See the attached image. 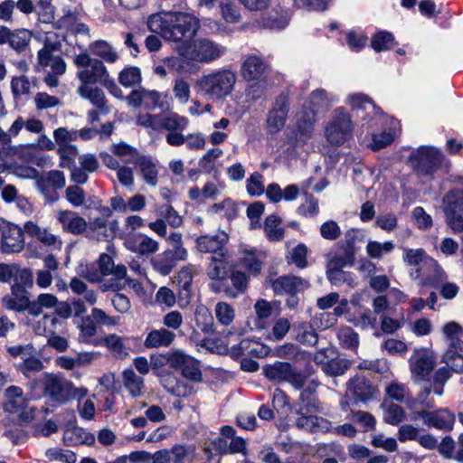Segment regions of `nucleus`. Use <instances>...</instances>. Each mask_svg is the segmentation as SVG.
Masks as SVG:
<instances>
[{"mask_svg": "<svg viewBox=\"0 0 463 463\" xmlns=\"http://www.w3.org/2000/svg\"><path fill=\"white\" fill-rule=\"evenodd\" d=\"M147 27L169 41H189L198 30L199 21L193 14L182 12L154 14L147 20Z\"/></svg>", "mask_w": 463, "mask_h": 463, "instance_id": "1", "label": "nucleus"}, {"mask_svg": "<svg viewBox=\"0 0 463 463\" xmlns=\"http://www.w3.org/2000/svg\"><path fill=\"white\" fill-rule=\"evenodd\" d=\"M98 269H87L84 278L91 283H99L103 291H119L125 288L124 279L127 268L123 264L115 265L113 259L102 253L97 261Z\"/></svg>", "mask_w": 463, "mask_h": 463, "instance_id": "2", "label": "nucleus"}, {"mask_svg": "<svg viewBox=\"0 0 463 463\" xmlns=\"http://www.w3.org/2000/svg\"><path fill=\"white\" fill-rule=\"evenodd\" d=\"M316 382H311L302 392L296 409V426L309 431H317L326 427L327 421L316 415L320 405L316 396L317 387Z\"/></svg>", "mask_w": 463, "mask_h": 463, "instance_id": "3", "label": "nucleus"}, {"mask_svg": "<svg viewBox=\"0 0 463 463\" xmlns=\"http://www.w3.org/2000/svg\"><path fill=\"white\" fill-rule=\"evenodd\" d=\"M236 80L235 72L228 69H220L201 77L197 80V87L207 98L221 100L232 92Z\"/></svg>", "mask_w": 463, "mask_h": 463, "instance_id": "4", "label": "nucleus"}, {"mask_svg": "<svg viewBox=\"0 0 463 463\" xmlns=\"http://www.w3.org/2000/svg\"><path fill=\"white\" fill-rule=\"evenodd\" d=\"M354 122L344 107L335 109L325 126V137L333 146H341L352 137Z\"/></svg>", "mask_w": 463, "mask_h": 463, "instance_id": "5", "label": "nucleus"}, {"mask_svg": "<svg viewBox=\"0 0 463 463\" xmlns=\"http://www.w3.org/2000/svg\"><path fill=\"white\" fill-rule=\"evenodd\" d=\"M410 160L414 168L424 175L433 176L439 171L446 173L449 167L443 155L432 146L419 147L411 153Z\"/></svg>", "mask_w": 463, "mask_h": 463, "instance_id": "6", "label": "nucleus"}, {"mask_svg": "<svg viewBox=\"0 0 463 463\" xmlns=\"http://www.w3.org/2000/svg\"><path fill=\"white\" fill-rule=\"evenodd\" d=\"M73 62L80 70L77 72V78L80 80V85H93L106 82L109 73L103 61L91 58L88 53L82 52L76 55Z\"/></svg>", "mask_w": 463, "mask_h": 463, "instance_id": "7", "label": "nucleus"}, {"mask_svg": "<svg viewBox=\"0 0 463 463\" xmlns=\"http://www.w3.org/2000/svg\"><path fill=\"white\" fill-rule=\"evenodd\" d=\"M358 232L354 230L348 231L345 233V242L332 249L326 255V269H344L354 265L355 249L354 247V239Z\"/></svg>", "mask_w": 463, "mask_h": 463, "instance_id": "8", "label": "nucleus"}, {"mask_svg": "<svg viewBox=\"0 0 463 463\" xmlns=\"http://www.w3.org/2000/svg\"><path fill=\"white\" fill-rule=\"evenodd\" d=\"M60 50V42L47 36L43 41V48L37 52V71L49 67L56 74H64L67 66L64 60L59 55Z\"/></svg>", "mask_w": 463, "mask_h": 463, "instance_id": "9", "label": "nucleus"}, {"mask_svg": "<svg viewBox=\"0 0 463 463\" xmlns=\"http://www.w3.org/2000/svg\"><path fill=\"white\" fill-rule=\"evenodd\" d=\"M4 409L11 413H17L23 420L30 421L34 419L36 410L28 406V399L21 387L12 385L4 393Z\"/></svg>", "mask_w": 463, "mask_h": 463, "instance_id": "10", "label": "nucleus"}, {"mask_svg": "<svg viewBox=\"0 0 463 463\" xmlns=\"http://www.w3.org/2000/svg\"><path fill=\"white\" fill-rule=\"evenodd\" d=\"M436 363L433 353L427 348H418L409 359L411 379L420 383L429 379Z\"/></svg>", "mask_w": 463, "mask_h": 463, "instance_id": "11", "label": "nucleus"}, {"mask_svg": "<svg viewBox=\"0 0 463 463\" xmlns=\"http://www.w3.org/2000/svg\"><path fill=\"white\" fill-rule=\"evenodd\" d=\"M0 231V250L3 253H19L24 249V231L18 225L1 219Z\"/></svg>", "mask_w": 463, "mask_h": 463, "instance_id": "12", "label": "nucleus"}, {"mask_svg": "<svg viewBox=\"0 0 463 463\" xmlns=\"http://www.w3.org/2000/svg\"><path fill=\"white\" fill-rule=\"evenodd\" d=\"M346 104L355 111L358 115L362 113L361 118L372 122V126L378 125L379 122L384 120L380 109L376 108L373 100L363 93H353L347 96Z\"/></svg>", "mask_w": 463, "mask_h": 463, "instance_id": "13", "label": "nucleus"}, {"mask_svg": "<svg viewBox=\"0 0 463 463\" xmlns=\"http://www.w3.org/2000/svg\"><path fill=\"white\" fill-rule=\"evenodd\" d=\"M24 233L31 239L39 241L43 246L53 250H61L63 241L60 235L52 232L50 227L42 226L33 221H27L24 224Z\"/></svg>", "mask_w": 463, "mask_h": 463, "instance_id": "14", "label": "nucleus"}, {"mask_svg": "<svg viewBox=\"0 0 463 463\" xmlns=\"http://www.w3.org/2000/svg\"><path fill=\"white\" fill-rule=\"evenodd\" d=\"M289 111V100L286 94L279 95L269 110L266 126L269 133L277 134L285 127Z\"/></svg>", "mask_w": 463, "mask_h": 463, "instance_id": "15", "label": "nucleus"}, {"mask_svg": "<svg viewBox=\"0 0 463 463\" xmlns=\"http://www.w3.org/2000/svg\"><path fill=\"white\" fill-rule=\"evenodd\" d=\"M226 52V48L209 39H200L194 43L191 58L198 62L209 63Z\"/></svg>", "mask_w": 463, "mask_h": 463, "instance_id": "16", "label": "nucleus"}, {"mask_svg": "<svg viewBox=\"0 0 463 463\" xmlns=\"http://www.w3.org/2000/svg\"><path fill=\"white\" fill-rule=\"evenodd\" d=\"M422 419L423 423L438 430H450L453 427L455 417L448 410H439L436 411H415L411 415V420Z\"/></svg>", "mask_w": 463, "mask_h": 463, "instance_id": "17", "label": "nucleus"}, {"mask_svg": "<svg viewBox=\"0 0 463 463\" xmlns=\"http://www.w3.org/2000/svg\"><path fill=\"white\" fill-rule=\"evenodd\" d=\"M316 122L315 113H307L303 109L298 114L292 131L294 146L305 145L313 137Z\"/></svg>", "mask_w": 463, "mask_h": 463, "instance_id": "18", "label": "nucleus"}, {"mask_svg": "<svg viewBox=\"0 0 463 463\" xmlns=\"http://www.w3.org/2000/svg\"><path fill=\"white\" fill-rule=\"evenodd\" d=\"M378 393L377 388L364 376H354L347 383L346 394L355 402H366Z\"/></svg>", "mask_w": 463, "mask_h": 463, "instance_id": "19", "label": "nucleus"}, {"mask_svg": "<svg viewBox=\"0 0 463 463\" xmlns=\"http://www.w3.org/2000/svg\"><path fill=\"white\" fill-rule=\"evenodd\" d=\"M337 101L338 99L335 95L328 93L323 89H317L310 93L303 109L307 113H315V117H317V113L328 110Z\"/></svg>", "mask_w": 463, "mask_h": 463, "instance_id": "20", "label": "nucleus"}, {"mask_svg": "<svg viewBox=\"0 0 463 463\" xmlns=\"http://www.w3.org/2000/svg\"><path fill=\"white\" fill-rule=\"evenodd\" d=\"M197 270L194 265L188 264L183 267L177 276L176 283L179 288L178 291V306L181 308H184L188 306L191 299V286L193 283L194 276Z\"/></svg>", "mask_w": 463, "mask_h": 463, "instance_id": "21", "label": "nucleus"}, {"mask_svg": "<svg viewBox=\"0 0 463 463\" xmlns=\"http://www.w3.org/2000/svg\"><path fill=\"white\" fill-rule=\"evenodd\" d=\"M57 222L64 232L73 235L83 234L87 230L86 220L71 210H59L55 214Z\"/></svg>", "mask_w": 463, "mask_h": 463, "instance_id": "22", "label": "nucleus"}, {"mask_svg": "<svg viewBox=\"0 0 463 463\" xmlns=\"http://www.w3.org/2000/svg\"><path fill=\"white\" fill-rule=\"evenodd\" d=\"M125 247L137 254L148 255L158 250V242L142 233H135L128 235L124 242Z\"/></svg>", "mask_w": 463, "mask_h": 463, "instance_id": "23", "label": "nucleus"}, {"mask_svg": "<svg viewBox=\"0 0 463 463\" xmlns=\"http://www.w3.org/2000/svg\"><path fill=\"white\" fill-rule=\"evenodd\" d=\"M269 70L267 63L255 54L245 57L241 63V73L246 80H255L266 78Z\"/></svg>", "mask_w": 463, "mask_h": 463, "instance_id": "24", "label": "nucleus"}, {"mask_svg": "<svg viewBox=\"0 0 463 463\" xmlns=\"http://www.w3.org/2000/svg\"><path fill=\"white\" fill-rule=\"evenodd\" d=\"M308 286L307 280L296 276H282L272 282V288L277 295L294 296Z\"/></svg>", "mask_w": 463, "mask_h": 463, "instance_id": "25", "label": "nucleus"}, {"mask_svg": "<svg viewBox=\"0 0 463 463\" xmlns=\"http://www.w3.org/2000/svg\"><path fill=\"white\" fill-rule=\"evenodd\" d=\"M165 141L173 146H180L184 144L191 150L203 149L206 144L205 137L201 132L190 133L184 135L183 133H172L165 136Z\"/></svg>", "mask_w": 463, "mask_h": 463, "instance_id": "26", "label": "nucleus"}, {"mask_svg": "<svg viewBox=\"0 0 463 463\" xmlns=\"http://www.w3.org/2000/svg\"><path fill=\"white\" fill-rule=\"evenodd\" d=\"M3 44L9 46L18 53L24 52L29 46L33 37L31 31L27 29L11 30L5 26Z\"/></svg>", "mask_w": 463, "mask_h": 463, "instance_id": "27", "label": "nucleus"}, {"mask_svg": "<svg viewBox=\"0 0 463 463\" xmlns=\"http://www.w3.org/2000/svg\"><path fill=\"white\" fill-rule=\"evenodd\" d=\"M226 241L227 235L223 232L213 235H202L196 239V247L201 252L214 253L223 257V244Z\"/></svg>", "mask_w": 463, "mask_h": 463, "instance_id": "28", "label": "nucleus"}, {"mask_svg": "<svg viewBox=\"0 0 463 463\" xmlns=\"http://www.w3.org/2000/svg\"><path fill=\"white\" fill-rule=\"evenodd\" d=\"M77 92L82 99H88L93 106H95L100 113L108 114L110 112L108 100L101 89L92 85H79Z\"/></svg>", "mask_w": 463, "mask_h": 463, "instance_id": "29", "label": "nucleus"}, {"mask_svg": "<svg viewBox=\"0 0 463 463\" xmlns=\"http://www.w3.org/2000/svg\"><path fill=\"white\" fill-rule=\"evenodd\" d=\"M68 383L62 378L51 374L44 380V395L50 397L52 401L64 402L67 396Z\"/></svg>", "mask_w": 463, "mask_h": 463, "instance_id": "30", "label": "nucleus"}, {"mask_svg": "<svg viewBox=\"0 0 463 463\" xmlns=\"http://www.w3.org/2000/svg\"><path fill=\"white\" fill-rule=\"evenodd\" d=\"M434 263L435 265L430 264V266L425 263L423 269H420L414 279H421L424 285L439 287V283L446 279V274L436 260H434Z\"/></svg>", "mask_w": 463, "mask_h": 463, "instance_id": "31", "label": "nucleus"}, {"mask_svg": "<svg viewBox=\"0 0 463 463\" xmlns=\"http://www.w3.org/2000/svg\"><path fill=\"white\" fill-rule=\"evenodd\" d=\"M403 261L411 267H415V271L411 275L414 278V276L420 272V269H422L425 263L428 265H435L434 259L427 255L423 249H403L402 255Z\"/></svg>", "mask_w": 463, "mask_h": 463, "instance_id": "32", "label": "nucleus"}, {"mask_svg": "<svg viewBox=\"0 0 463 463\" xmlns=\"http://www.w3.org/2000/svg\"><path fill=\"white\" fill-rule=\"evenodd\" d=\"M176 335L165 327L153 329L147 333L144 342L146 348L168 347L175 341Z\"/></svg>", "mask_w": 463, "mask_h": 463, "instance_id": "33", "label": "nucleus"}, {"mask_svg": "<svg viewBox=\"0 0 463 463\" xmlns=\"http://www.w3.org/2000/svg\"><path fill=\"white\" fill-rule=\"evenodd\" d=\"M189 119L177 113L159 114L158 129L167 130L166 135L182 133L188 128Z\"/></svg>", "mask_w": 463, "mask_h": 463, "instance_id": "34", "label": "nucleus"}, {"mask_svg": "<svg viewBox=\"0 0 463 463\" xmlns=\"http://www.w3.org/2000/svg\"><path fill=\"white\" fill-rule=\"evenodd\" d=\"M135 165L137 166L142 178L146 184L151 186L157 184L158 168L157 164L150 156L142 155Z\"/></svg>", "mask_w": 463, "mask_h": 463, "instance_id": "35", "label": "nucleus"}, {"mask_svg": "<svg viewBox=\"0 0 463 463\" xmlns=\"http://www.w3.org/2000/svg\"><path fill=\"white\" fill-rule=\"evenodd\" d=\"M443 337L449 342L448 348H460L463 346V341L460 337L463 335V326L456 321L445 323L441 328Z\"/></svg>", "mask_w": 463, "mask_h": 463, "instance_id": "36", "label": "nucleus"}, {"mask_svg": "<svg viewBox=\"0 0 463 463\" xmlns=\"http://www.w3.org/2000/svg\"><path fill=\"white\" fill-rule=\"evenodd\" d=\"M295 339L305 345H315L318 341V335L313 326L307 322H298L293 326Z\"/></svg>", "mask_w": 463, "mask_h": 463, "instance_id": "37", "label": "nucleus"}, {"mask_svg": "<svg viewBox=\"0 0 463 463\" xmlns=\"http://www.w3.org/2000/svg\"><path fill=\"white\" fill-rule=\"evenodd\" d=\"M90 52L99 57L103 61L115 63L118 60V54L114 47L104 40H98L89 45Z\"/></svg>", "mask_w": 463, "mask_h": 463, "instance_id": "38", "label": "nucleus"}, {"mask_svg": "<svg viewBox=\"0 0 463 463\" xmlns=\"http://www.w3.org/2000/svg\"><path fill=\"white\" fill-rule=\"evenodd\" d=\"M83 234L90 239L100 241H108L112 237V232L108 229L107 221L99 217L87 222V230Z\"/></svg>", "mask_w": 463, "mask_h": 463, "instance_id": "39", "label": "nucleus"}, {"mask_svg": "<svg viewBox=\"0 0 463 463\" xmlns=\"http://www.w3.org/2000/svg\"><path fill=\"white\" fill-rule=\"evenodd\" d=\"M111 152L126 165H135L143 155L137 147L123 141L113 144L111 146Z\"/></svg>", "mask_w": 463, "mask_h": 463, "instance_id": "40", "label": "nucleus"}, {"mask_svg": "<svg viewBox=\"0 0 463 463\" xmlns=\"http://www.w3.org/2000/svg\"><path fill=\"white\" fill-rule=\"evenodd\" d=\"M123 384L129 394L134 397H140L144 392V379L138 376L133 369H126L122 373Z\"/></svg>", "mask_w": 463, "mask_h": 463, "instance_id": "41", "label": "nucleus"}, {"mask_svg": "<svg viewBox=\"0 0 463 463\" xmlns=\"http://www.w3.org/2000/svg\"><path fill=\"white\" fill-rule=\"evenodd\" d=\"M280 217L271 214L265 219L264 232L269 241H280L284 238L285 231L281 227Z\"/></svg>", "mask_w": 463, "mask_h": 463, "instance_id": "42", "label": "nucleus"}, {"mask_svg": "<svg viewBox=\"0 0 463 463\" xmlns=\"http://www.w3.org/2000/svg\"><path fill=\"white\" fill-rule=\"evenodd\" d=\"M263 258L264 254L254 249H244L242 250V264L252 275L260 272Z\"/></svg>", "mask_w": 463, "mask_h": 463, "instance_id": "43", "label": "nucleus"}, {"mask_svg": "<svg viewBox=\"0 0 463 463\" xmlns=\"http://www.w3.org/2000/svg\"><path fill=\"white\" fill-rule=\"evenodd\" d=\"M292 366L288 363L276 362L264 367L265 376L275 382H286L289 376Z\"/></svg>", "mask_w": 463, "mask_h": 463, "instance_id": "44", "label": "nucleus"}, {"mask_svg": "<svg viewBox=\"0 0 463 463\" xmlns=\"http://www.w3.org/2000/svg\"><path fill=\"white\" fill-rule=\"evenodd\" d=\"M441 362L446 364L451 371L460 373H463V346L460 348H447Z\"/></svg>", "mask_w": 463, "mask_h": 463, "instance_id": "45", "label": "nucleus"}, {"mask_svg": "<svg viewBox=\"0 0 463 463\" xmlns=\"http://www.w3.org/2000/svg\"><path fill=\"white\" fill-rule=\"evenodd\" d=\"M327 279L335 286L340 287L346 284L349 287H354L355 277L352 272L345 271L344 269H326Z\"/></svg>", "mask_w": 463, "mask_h": 463, "instance_id": "46", "label": "nucleus"}, {"mask_svg": "<svg viewBox=\"0 0 463 463\" xmlns=\"http://www.w3.org/2000/svg\"><path fill=\"white\" fill-rule=\"evenodd\" d=\"M61 322L53 315H44L33 326V331L39 335H51L55 333Z\"/></svg>", "mask_w": 463, "mask_h": 463, "instance_id": "47", "label": "nucleus"}, {"mask_svg": "<svg viewBox=\"0 0 463 463\" xmlns=\"http://www.w3.org/2000/svg\"><path fill=\"white\" fill-rule=\"evenodd\" d=\"M194 320L199 328L205 333L213 331V317L210 309L200 304L196 307L194 311Z\"/></svg>", "mask_w": 463, "mask_h": 463, "instance_id": "48", "label": "nucleus"}, {"mask_svg": "<svg viewBox=\"0 0 463 463\" xmlns=\"http://www.w3.org/2000/svg\"><path fill=\"white\" fill-rule=\"evenodd\" d=\"M79 341L85 344H91L94 345H98V342L93 339V336L97 333V326L90 317H84L81 319V323L78 326Z\"/></svg>", "mask_w": 463, "mask_h": 463, "instance_id": "49", "label": "nucleus"}, {"mask_svg": "<svg viewBox=\"0 0 463 463\" xmlns=\"http://www.w3.org/2000/svg\"><path fill=\"white\" fill-rule=\"evenodd\" d=\"M206 273L211 279H224L227 277V265L223 257L213 256Z\"/></svg>", "mask_w": 463, "mask_h": 463, "instance_id": "50", "label": "nucleus"}, {"mask_svg": "<svg viewBox=\"0 0 463 463\" xmlns=\"http://www.w3.org/2000/svg\"><path fill=\"white\" fill-rule=\"evenodd\" d=\"M215 317L222 326H230L235 318V310L226 302H218L214 308Z\"/></svg>", "mask_w": 463, "mask_h": 463, "instance_id": "51", "label": "nucleus"}, {"mask_svg": "<svg viewBox=\"0 0 463 463\" xmlns=\"http://www.w3.org/2000/svg\"><path fill=\"white\" fill-rule=\"evenodd\" d=\"M176 263L177 262L173 259L170 253L167 252V250L158 255L152 261L154 269L163 276L168 275L176 266Z\"/></svg>", "mask_w": 463, "mask_h": 463, "instance_id": "52", "label": "nucleus"}, {"mask_svg": "<svg viewBox=\"0 0 463 463\" xmlns=\"http://www.w3.org/2000/svg\"><path fill=\"white\" fill-rule=\"evenodd\" d=\"M394 249V245L392 241L379 242L376 241H370L365 250L369 257L373 259H381L384 254L391 253Z\"/></svg>", "mask_w": 463, "mask_h": 463, "instance_id": "53", "label": "nucleus"}, {"mask_svg": "<svg viewBox=\"0 0 463 463\" xmlns=\"http://www.w3.org/2000/svg\"><path fill=\"white\" fill-rule=\"evenodd\" d=\"M160 378V383L163 387L171 394L175 396H185L187 391L183 389L176 378L171 373H163L157 375Z\"/></svg>", "mask_w": 463, "mask_h": 463, "instance_id": "54", "label": "nucleus"}, {"mask_svg": "<svg viewBox=\"0 0 463 463\" xmlns=\"http://www.w3.org/2000/svg\"><path fill=\"white\" fill-rule=\"evenodd\" d=\"M10 85L14 98H21L31 93V81L25 75L13 77Z\"/></svg>", "mask_w": 463, "mask_h": 463, "instance_id": "55", "label": "nucleus"}, {"mask_svg": "<svg viewBox=\"0 0 463 463\" xmlns=\"http://www.w3.org/2000/svg\"><path fill=\"white\" fill-rule=\"evenodd\" d=\"M103 343L116 357L124 359L128 355L120 336L115 334L109 335L103 338Z\"/></svg>", "mask_w": 463, "mask_h": 463, "instance_id": "56", "label": "nucleus"}, {"mask_svg": "<svg viewBox=\"0 0 463 463\" xmlns=\"http://www.w3.org/2000/svg\"><path fill=\"white\" fill-rule=\"evenodd\" d=\"M404 410L398 404H388L383 410V420L388 424L397 426L404 420Z\"/></svg>", "mask_w": 463, "mask_h": 463, "instance_id": "57", "label": "nucleus"}, {"mask_svg": "<svg viewBox=\"0 0 463 463\" xmlns=\"http://www.w3.org/2000/svg\"><path fill=\"white\" fill-rule=\"evenodd\" d=\"M304 196L305 203L298 207V214L304 217L317 216L319 213L318 201L311 194L304 193Z\"/></svg>", "mask_w": 463, "mask_h": 463, "instance_id": "58", "label": "nucleus"}, {"mask_svg": "<svg viewBox=\"0 0 463 463\" xmlns=\"http://www.w3.org/2000/svg\"><path fill=\"white\" fill-rule=\"evenodd\" d=\"M57 153L60 156V166L69 168L75 164L78 148L76 146H58Z\"/></svg>", "mask_w": 463, "mask_h": 463, "instance_id": "59", "label": "nucleus"}, {"mask_svg": "<svg viewBox=\"0 0 463 463\" xmlns=\"http://www.w3.org/2000/svg\"><path fill=\"white\" fill-rule=\"evenodd\" d=\"M450 368L448 366L441 367L438 369L434 375H433V381L432 383H430L433 386V392L436 395L441 396L444 392V385L449 381V379L451 377Z\"/></svg>", "mask_w": 463, "mask_h": 463, "instance_id": "60", "label": "nucleus"}, {"mask_svg": "<svg viewBox=\"0 0 463 463\" xmlns=\"http://www.w3.org/2000/svg\"><path fill=\"white\" fill-rule=\"evenodd\" d=\"M246 190L250 196H260L265 192L263 176L259 172L252 173L246 180Z\"/></svg>", "mask_w": 463, "mask_h": 463, "instance_id": "61", "label": "nucleus"}, {"mask_svg": "<svg viewBox=\"0 0 463 463\" xmlns=\"http://www.w3.org/2000/svg\"><path fill=\"white\" fill-rule=\"evenodd\" d=\"M337 338L343 347L347 349L357 348L359 345V337L357 333L351 327L340 328L337 333Z\"/></svg>", "mask_w": 463, "mask_h": 463, "instance_id": "62", "label": "nucleus"}, {"mask_svg": "<svg viewBox=\"0 0 463 463\" xmlns=\"http://www.w3.org/2000/svg\"><path fill=\"white\" fill-rule=\"evenodd\" d=\"M385 392L390 398L398 402H402L411 396V392L407 385L397 381H393L387 385Z\"/></svg>", "mask_w": 463, "mask_h": 463, "instance_id": "63", "label": "nucleus"}, {"mask_svg": "<svg viewBox=\"0 0 463 463\" xmlns=\"http://www.w3.org/2000/svg\"><path fill=\"white\" fill-rule=\"evenodd\" d=\"M223 20L229 24H237L241 20L240 8L230 1L222 2L220 5Z\"/></svg>", "mask_w": 463, "mask_h": 463, "instance_id": "64", "label": "nucleus"}]
</instances>
